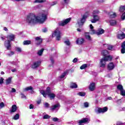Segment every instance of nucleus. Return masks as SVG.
<instances>
[{"label": "nucleus", "instance_id": "obj_1", "mask_svg": "<svg viewBox=\"0 0 125 125\" xmlns=\"http://www.w3.org/2000/svg\"><path fill=\"white\" fill-rule=\"evenodd\" d=\"M48 13H42L41 17H36V15L33 13H30L26 17V21L28 24H37L40 23L42 24L44 23L45 20L47 19V16Z\"/></svg>", "mask_w": 125, "mask_h": 125}, {"label": "nucleus", "instance_id": "obj_2", "mask_svg": "<svg viewBox=\"0 0 125 125\" xmlns=\"http://www.w3.org/2000/svg\"><path fill=\"white\" fill-rule=\"evenodd\" d=\"M113 57L112 56L108 55L101 59L100 61V66L102 68H105L106 66V62L108 61H112Z\"/></svg>", "mask_w": 125, "mask_h": 125}, {"label": "nucleus", "instance_id": "obj_3", "mask_svg": "<svg viewBox=\"0 0 125 125\" xmlns=\"http://www.w3.org/2000/svg\"><path fill=\"white\" fill-rule=\"evenodd\" d=\"M89 16V13L88 12H86L83 16L82 18L80 20L79 23V28H82L85 22V19Z\"/></svg>", "mask_w": 125, "mask_h": 125}, {"label": "nucleus", "instance_id": "obj_4", "mask_svg": "<svg viewBox=\"0 0 125 125\" xmlns=\"http://www.w3.org/2000/svg\"><path fill=\"white\" fill-rule=\"evenodd\" d=\"M52 38H54V37H56V40L57 41H60L61 39V31H60L57 28L54 32L53 33H52Z\"/></svg>", "mask_w": 125, "mask_h": 125}, {"label": "nucleus", "instance_id": "obj_5", "mask_svg": "<svg viewBox=\"0 0 125 125\" xmlns=\"http://www.w3.org/2000/svg\"><path fill=\"white\" fill-rule=\"evenodd\" d=\"M108 111V108L107 107H104L103 108H96L95 109V112L96 114H100V113H105Z\"/></svg>", "mask_w": 125, "mask_h": 125}, {"label": "nucleus", "instance_id": "obj_6", "mask_svg": "<svg viewBox=\"0 0 125 125\" xmlns=\"http://www.w3.org/2000/svg\"><path fill=\"white\" fill-rule=\"evenodd\" d=\"M72 18H69L68 19H65L63 21H61L59 23V26H62V27H64L65 25H67L68 23H70V21H71V20Z\"/></svg>", "mask_w": 125, "mask_h": 125}, {"label": "nucleus", "instance_id": "obj_7", "mask_svg": "<svg viewBox=\"0 0 125 125\" xmlns=\"http://www.w3.org/2000/svg\"><path fill=\"white\" fill-rule=\"evenodd\" d=\"M4 45L6 48L7 50H10L11 49V42L8 40L4 41Z\"/></svg>", "mask_w": 125, "mask_h": 125}, {"label": "nucleus", "instance_id": "obj_8", "mask_svg": "<svg viewBox=\"0 0 125 125\" xmlns=\"http://www.w3.org/2000/svg\"><path fill=\"white\" fill-rule=\"evenodd\" d=\"M92 19L90 20L91 23H96L97 21L100 20V17L97 15H93Z\"/></svg>", "mask_w": 125, "mask_h": 125}, {"label": "nucleus", "instance_id": "obj_9", "mask_svg": "<svg viewBox=\"0 0 125 125\" xmlns=\"http://www.w3.org/2000/svg\"><path fill=\"white\" fill-rule=\"evenodd\" d=\"M90 120L87 118H84L83 119L79 121V125H83V124H88Z\"/></svg>", "mask_w": 125, "mask_h": 125}, {"label": "nucleus", "instance_id": "obj_10", "mask_svg": "<svg viewBox=\"0 0 125 125\" xmlns=\"http://www.w3.org/2000/svg\"><path fill=\"white\" fill-rule=\"evenodd\" d=\"M42 63V62L41 61H37L33 62V64H32L31 66V68L32 69H37L38 67L40 66V65Z\"/></svg>", "mask_w": 125, "mask_h": 125}, {"label": "nucleus", "instance_id": "obj_11", "mask_svg": "<svg viewBox=\"0 0 125 125\" xmlns=\"http://www.w3.org/2000/svg\"><path fill=\"white\" fill-rule=\"evenodd\" d=\"M7 41L10 42H14L15 39V35L13 34H11L7 36Z\"/></svg>", "mask_w": 125, "mask_h": 125}, {"label": "nucleus", "instance_id": "obj_12", "mask_svg": "<svg viewBox=\"0 0 125 125\" xmlns=\"http://www.w3.org/2000/svg\"><path fill=\"white\" fill-rule=\"evenodd\" d=\"M29 90H30V93H31V94L35 93V91H34V89L32 86L26 87L24 88V91H29Z\"/></svg>", "mask_w": 125, "mask_h": 125}, {"label": "nucleus", "instance_id": "obj_13", "mask_svg": "<svg viewBox=\"0 0 125 125\" xmlns=\"http://www.w3.org/2000/svg\"><path fill=\"white\" fill-rule=\"evenodd\" d=\"M89 89L90 91H94L95 90V83H91L89 85Z\"/></svg>", "mask_w": 125, "mask_h": 125}, {"label": "nucleus", "instance_id": "obj_14", "mask_svg": "<svg viewBox=\"0 0 125 125\" xmlns=\"http://www.w3.org/2000/svg\"><path fill=\"white\" fill-rule=\"evenodd\" d=\"M17 111V105L16 104H13L12 106L11 109L10 110V113H15Z\"/></svg>", "mask_w": 125, "mask_h": 125}, {"label": "nucleus", "instance_id": "obj_15", "mask_svg": "<svg viewBox=\"0 0 125 125\" xmlns=\"http://www.w3.org/2000/svg\"><path fill=\"white\" fill-rule=\"evenodd\" d=\"M85 38L86 40L89 41V42H91V41H92V39L91 38V37H90V35H89V33L88 32L85 33Z\"/></svg>", "mask_w": 125, "mask_h": 125}, {"label": "nucleus", "instance_id": "obj_16", "mask_svg": "<svg viewBox=\"0 0 125 125\" xmlns=\"http://www.w3.org/2000/svg\"><path fill=\"white\" fill-rule=\"evenodd\" d=\"M35 41L37 42V44L40 45L42 42V39L41 37H37L35 38Z\"/></svg>", "mask_w": 125, "mask_h": 125}, {"label": "nucleus", "instance_id": "obj_17", "mask_svg": "<svg viewBox=\"0 0 125 125\" xmlns=\"http://www.w3.org/2000/svg\"><path fill=\"white\" fill-rule=\"evenodd\" d=\"M115 68V64L113 62H110L107 65L108 70H113Z\"/></svg>", "mask_w": 125, "mask_h": 125}, {"label": "nucleus", "instance_id": "obj_18", "mask_svg": "<svg viewBox=\"0 0 125 125\" xmlns=\"http://www.w3.org/2000/svg\"><path fill=\"white\" fill-rule=\"evenodd\" d=\"M90 33L91 35H94V34H97L96 31L93 29V26H92V24H90Z\"/></svg>", "mask_w": 125, "mask_h": 125}, {"label": "nucleus", "instance_id": "obj_19", "mask_svg": "<svg viewBox=\"0 0 125 125\" xmlns=\"http://www.w3.org/2000/svg\"><path fill=\"white\" fill-rule=\"evenodd\" d=\"M117 38L119 39V40H124L125 38V34L124 33H122L121 34H119L117 35Z\"/></svg>", "mask_w": 125, "mask_h": 125}, {"label": "nucleus", "instance_id": "obj_20", "mask_svg": "<svg viewBox=\"0 0 125 125\" xmlns=\"http://www.w3.org/2000/svg\"><path fill=\"white\" fill-rule=\"evenodd\" d=\"M121 53H125V41L121 45Z\"/></svg>", "mask_w": 125, "mask_h": 125}, {"label": "nucleus", "instance_id": "obj_21", "mask_svg": "<svg viewBox=\"0 0 125 125\" xmlns=\"http://www.w3.org/2000/svg\"><path fill=\"white\" fill-rule=\"evenodd\" d=\"M58 107H61L60 104H55V105L52 106V107L51 108V110L52 111H54V110H55V109H56L57 108H58Z\"/></svg>", "mask_w": 125, "mask_h": 125}, {"label": "nucleus", "instance_id": "obj_22", "mask_svg": "<svg viewBox=\"0 0 125 125\" xmlns=\"http://www.w3.org/2000/svg\"><path fill=\"white\" fill-rule=\"evenodd\" d=\"M104 30H103L102 28H100L98 30V31L97 32V35L98 36H99L100 35H102V34H104Z\"/></svg>", "mask_w": 125, "mask_h": 125}, {"label": "nucleus", "instance_id": "obj_23", "mask_svg": "<svg viewBox=\"0 0 125 125\" xmlns=\"http://www.w3.org/2000/svg\"><path fill=\"white\" fill-rule=\"evenodd\" d=\"M12 81V77H9L6 80V85H8V84H10L11 83Z\"/></svg>", "mask_w": 125, "mask_h": 125}, {"label": "nucleus", "instance_id": "obj_24", "mask_svg": "<svg viewBox=\"0 0 125 125\" xmlns=\"http://www.w3.org/2000/svg\"><path fill=\"white\" fill-rule=\"evenodd\" d=\"M78 84L75 83H70V88H77Z\"/></svg>", "mask_w": 125, "mask_h": 125}, {"label": "nucleus", "instance_id": "obj_25", "mask_svg": "<svg viewBox=\"0 0 125 125\" xmlns=\"http://www.w3.org/2000/svg\"><path fill=\"white\" fill-rule=\"evenodd\" d=\"M48 96H49L50 100H52V99H54L55 98L56 95H55L54 93H51L48 95Z\"/></svg>", "mask_w": 125, "mask_h": 125}, {"label": "nucleus", "instance_id": "obj_26", "mask_svg": "<svg viewBox=\"0 0 125 125\" xmlns=\"http://www.w3.org/2000/svg\"><path fill=\"white\" fill-rule=\"evenodd\" d=\"M46 95H48L51 93V90L50 89V87H47L45 90Z\"/></svg>", "mask_w": 125, "mask_h": 125}, {"label": "nucleus", "instance_id": "obj_27", "mask_svg": "<svg viewBox=\"0 0 125 125\" xmlns=\"http://www.w3.org/2000/svg\"><path fill=\"white\" fill-rule=\"evenodd\" d=\"M46 0H35L34 2V3H42V2H45Z\"/></svg>", "mask_w": 125, "mask_h": 125}, {"label": "nucleus", "instance_id": "obj_28", "mask_svg": "<svg viewBox=\"0 0 125 125\" xmlns=\"http://www.w3.org/2000/svg\"><path fill=\"white\" fill-rule=\"evenodd\" d=\"M102 54L105 57V56H107V55H108V54H109V52H108V51H107L106 50H103L102 51Z\"/></svg>", "mask_w": 125, "mask_h": 125}, {"label": "nucleus", "instance_id": "obj_29", "mask_svg": "<svg viewBox=\"0 0 125 125\" xmlns=\"http://www.w3.org/2000/svg\"><path fill=\"white\" fill-rule=\"evenodd\" d=\"M109 16L110 18H115V17L117 16V14H116V13L110 12L109 13Z\"/></svg>", "mask_w": 125, "mask_h": 125}, {"label": "nucleus", "instance_id": "obj_30", "mask_svg": "<svg viewBox=\"0 0 125 125\" xmlns=\"http://www.w3.org/2000/svg\"><path fill=\"white\" fill-rule=\"evenodd\" d=\"M19 118H20V115L19 113L16 114L13 117V120H19Z\"/></svg>", "mask_w": 125, "mask_h": 125}, {"label": "nucleus", "instance_id": "obj_31", "mask_svg": "<svg viewBox=\"0 0 125 125\" xmlns=\"http://www.w3.org/2000/svg\"><path fill=\"white\" fill-rule=\"evenodd\" d=\"M110 26H115L117 24V21L115 20H111L109 21Z\"/></svg>", "mask_w": 125, "mask_h": 125}, {"label": "nucleus", "instance_id": "obj_32", "mask_svg": "<svg viewBox=\"0 0 125 125\" xmlns=\"http://www.w3.org/2000/svg\"><path fill=\"white\" fill-rule=\"evenodd\" d=\"M23 45H28L29 44H31V41L26 40L24 41L23 42Z\"/></svg>", "mask_w": 125, "mask_h": 125}, {"label": "nucleus", "instance_id": "obj_33", "mask_svg": "<svg viewBox=\"0 0 125 125\" xmlns=\"http://www.w3.org/2000/svg\"><path fill=\"white\" fill-rule=\"evenodd\" d=\"M43 50H44V49H43V48H42L39 51H38L37 54H38V55H39V56H42V53L43 52Z\"/></svg>", "mask_w": 125, "mask_h": 125}, {"label": "nucleus", "instance_id": "obj_34", "mask_svg": "<svg viewBox=\"0 0 125 125\" xmlns=\"http://www.w3.org/2000/svg\"><path fill=\"white\" fill-rule=\"evenodd\" d=\"M125 10V6H121L119 8V11L120 12H124Z\"/></svg>", "mask_w": 125, "mask_h": 125}, {"label": "nucleus", "instance_id": "obj_35", "mask_svg": "<svg viewBox=\"0 0 125 125\" xmlns=\"http://www.w3.org/2000/svg\"><path fill=\"white\" fill-rule=\"evenodd\" d=\"M40 93H41L44 97H46V93L44 90H41L40 91Z\"/></svg>", "mask_w": 125, "mask_h": 125}, {"label": "nucleus", "instance_id": "obj_36", "mask_svg": "<svg viewBox=\"0 0 125 125\" xmlns=\"http://www.w3.org/2000/svg\"><path fill=\"white\" fill-rule=\"evenodd\" d=\"M68 74V72L66 71V72H64L62 75H61L60 76V79H63V78H65V76H66V74Z\"/></svg>", "mask_w": 125, "mask_h": 125}, {"label": "nucleus", "instance_id": "obj_37", "mask_svg": "<svg viewBox=\"0 0 125 125\" xmlns=\"http://www.w3.org/2000/svg\"><path fill=\"white\" fill-rule=\"evenodd\" d=\"M117 89L120 90V91H121L124 89V87L122 85L119 84L117 85Z\"/></svg>", "mask_w": 125, "mask_h": 125}, {"label": "nucleus", "instance_id": "obj_38", "mask_svg": "<svg viewBox=\"0 0 125 125\" xmlns=\"http://www.w3.org/2000/svg\"><path fill=\"white\" fill-rule=\"evenodd\" d=\"M50 118H51V116L46 114L45 115H44V116L43 117V120H46V119H50Z\"/></svg>", "mask_w": 125, "mask_h": 125}, {"label": "nucleus", "instance_id": "obj_39", "mask_svg": "<svg viewBox=\"0 0 125 125\" xmlns=\"http://www.w3.org/2000/svg\"><path fill=\"white\" fill-rule=\"evenodd\" d=\"M84 42V39L81 38L79 40V44H83Z\"/></svg>", "mask_w": 125, "mask_h": 125}, {"label": "nucleus", "instance_id": "obj_40", "mask_svg": "<svg viewBox=\"0 0 125 125\" xmlns=\"http://www.w3.org/2000/svg\"><path fill=\"white\" fill-rule=\"evenodd\" d=\"M87 67V64H84L83 65H82L81 67H80V69L81 70H83V69H85V68H86Z\"/></svg>", "mask_w": 125, "mask_h": 125}, {"label": "nucleus", "instance_id": "obj_41", "mask_svg": "<svg viewBox=\"0 0 125 125\" xmlns=\"http://www.w3.org/2000/svg\"><path fill=\"white\" fill-rule=\"evenodd\" d=\"M64 43H65L66 45L69 46L71 45V42H70V41L68 39L67 41H65L64 42Z\"/></svg>", "mask_w": 125, "mask_h": 125}, {"label": "nucleus", "instance_id": "obj_42", "mask_svg": "<svg viewBox=\"0 0 125 125\" xmlns=\"http://www.w3.org/2000/svg\"><path fill=\"white\" fill-rule=\"evenodd\" d=\"M85 92H80L79 93V95L80 96H82V97H83V96H85Z\"/></svg>", "mask_w": 125, "mask_h": 125}, {"label": "nucleus", "instance_id": "obj_43", "mask_svg": "<svg viewBox=\"0 0 125 125\" xmlns=\"http://www.w3.org/2000/svg\"><path fill=\"white\" fill-rule=\"evenodd\" d=\"M120 94L121 95H122V96H125V90L123 89L121 91H120Z\"/></svg>", "mask_w": 125, "mask_h": 125}, {"label": "nucleus", "instance_id": "obj_44", "mask_svg": "<svg viewBox=\"0 0 125 125\" xmlns=\"http://www.w3.org/2000/svg\"><path fill=\"white\" fill-rule=\"evenodd\" d=\"M89 106V104H88V103L87 102L84 103V106L85 107V108H88Z\"/></svg>", "mask_w": 125, "mask_h": 125}, {"label": "nucleus", "instance_id": "obj_45", "mask_svg": "<svg viewBox=\"0 0 125 125\" xmlns=\"http://www.w3.org/2000/svg\"><path fill=\"white\" fill-rule=\"evenodd\" d=\"M3 81H4V79L2 77L0 78V84H2L3 83Z\"/></svg>", "mask_w": 125, "mask_h": 125}, {"label": "nucleus", "instance_id": "obj_46", "mask_svg": "<svg viewBox=\"0 0 125 125\" xmlns=\"http://www.w3.org/2000/svg\"><path fill=\"white\" fill-rule=\"evenodd\" d=\"M99 13V11L97 10H95L93 11V15H96V14H98Z\"/></svg>", "mask_w": 125, "mask_h": 125}, {"label": "nucleus", "instance_id": "obj_47", "mask_svg": "<svg viewBox=\"0 0 125 125\" xmlns=\"http://www.w3.org/2000/svg\"><path fill=\"white\" fill-rule=\"evenodd\" d=\"M58 121H59V119H58L57 117L52 118L53 122H58Z\"/></svg>", "mask_w": 125, "mask_h": 125}, {"label": "nucleus", "instance_id": "obj_48", "mask_svg": "<svg viewBox=\"0 0 125 125\" xmlns=\"http://www.w3.org/2000/svg\"><path fill=\"white\" fill-rule=\"evenodd\" d=\"M50 60L52 65H53V64H54V59H53V58H52V57H51L50 58Z\"/></svg>", "mask_w": 125, "mask_h": 125}, {"label": "nucleus", "instance_id": "obj_49", "mask_svg": "<svg viewBox=\"0 0 125 125\" xmlns=\"http://www.w3.org/2000/svg\"><path fill=\"white\" fill-rule=\"evenodd\" d=\"M107 48L109 50H112L113 49V46L109 45L107 46Z\"/></svg>", "mask_w": 125, "mask_h": 125}, {"label": "nucleus", "instance_id": "obj_50", "mask_svg": "<svg viewBox=\"0 0 125 125\" xmlns=\"http://www.w3.org/2000/svg\"><path fill=\"white\" fill-rule=\"evenodd\" d=\"M4 103H3V102H1L0 103V108H3V107H4Z\"/></svg>", "mask_w": 125, "mask_h": 125}, {"label": "nucleus", "instance_id": "obj_51", "mask_svg": "<svg viewBox=\"0 0 125 125\" xmlns=\"http://www.w3.org/2000/svg\"><path fill=\"white\" fill-rule=\"evenodd\" d=\"M42 32L43 33H46V32H47V28H46V27L42 29Z\"/></svg>", "mask_w": 125, "mask_h": 125}, {"label": "nucleus", "instance_id": "obj_52", "mask_svg": "<svg viewBox=\"0 0 125 125\" xmlns=\"http://www.w3.org/2000/svg\"><path fill=\"white\" fill-rule=\"evenodd\" d=\"M121 19L122 20H125V12L121 16Z\"/></svg>", "mask_w": 125, "mask_h": 125}, {"label": "nucleus", "instance_id": "obj_53", "mask_svg": "<svg viewBox=\"0 0 125 125\" xmlns=\"http://www.w3.org/2000/svg\"><path fill=\"white\" fill-rule=\"evenodd\" d=\"M21 98L22 99L24 98L25 99H26V96H25V95H24V94H23L22 93H21Z\"/></svg>", "mask_w": 125, "mask_h": 125}, {"label": "nucleus", "instance_id": "obj_54", "mask_svg": "<svg viewBox=\"0 0 125 125\" xmlns=\"http://www.w3.org/2000/svg\"><path fill=\"white\" fill-rule=\"evenodd\" d=\"M44 106L46 108H48V107H49V104L48 103H45Z\"/></svg>", "mask_w": 125, "mask_h": 125}, {"label": "nucleus", "instance_id": "obj_55", "mask_svg": "<svg viewBox=\"0 0 125 125\" xmlns=\"http://www.w3.org/2000/svg\"><path fill=\"white\" fill-rule=\"evenodd\" d=\"M73 63H77V62H78V58H74V59L73 60Z\"/></svg>", "mask_w": 125, "mask_h": 125}, {"label": "nucleus", "instance_id": "obj_56", "mask_svg": "<svg viewBox=\"0 0 125 125\" xmlns=\"http://www.w3.org/2000/svg\"><path fill=\"white\" fill-rule=\"evenodd\" d=\"M17 50L18 52H21L22 51V50L20 47L17 48Z\"/></svg>", "mask_w": 125, "mask_h": 125}, {"label": "nucleus", "instance_id": "obj_57", "mask_svg": "<svg viewBox=\"0 0 125 125\" xmlns=\"http://www.w3.org/2000/svg\"><path fill=\"white\" fill-rule=\"evenodd\" d=\"M56 4H57V1H54L51 4V5L52 6H53V5H55Z\"/></svg>", "mask_w": 125, "mask_h": 125}, {"label": "nucleus", "instance_id": "obj_58", "mask_svg": "<svg viewBox=\"0 0 125 125\" xmlns=\"http://www.w3.org/2000/svg\"><path fill=\"white\" fill-rule=\"evenodd\" d=\"M34 108V105L32 104H30L29 105V109H33Z\"/></svg>", "mask_w": 125, "mask_h": 125}, {"label": "nucleus", "instance_id": "obj_59", "mask_svg": "<svg viewBox=\"0 0 125 125\" xmlns=\"http://www.w3.org/2000/svg\"><path fill=\"white\" fill-rule=\"evenodd\" d=\"M11 71L13 72V73H15V72H17V69H16V68H15L14 69H12L11 70Z\"/></svg>", "mask_w": 125, "mask_h": 125}, {"label": "nucleus", "instance_id": "obj_60", "mask_svg": "<svg viewBox=\"0 0 125 125\" xmlns=\"http://www.w3.org/2000/svg\"><path fill=\"white\" fill-rule=\"evenodd\" d=\"M11 92H16V90L14 88H12Z\"/></svg>", "mask_w": 125, "mask_h": 125}, {"label": "nucleus", "instance_id": "obj_61", "mask_svg": "<svg viewBox=\"0 0 125 125\" xmlns=\"http://www.w3.org/2000/svg\"><path fill=\"white\" fill-rule=\"evenodd\" d=\"M3 30H4V31H8V29H7V28H6L5 27H4Z\"/></svg>", "mask_w": 125, "mask_h": 125}, {"label": "nucleus", "instance_id": "obj_62", "mask_svg": "<svg viewBox=\"0 0 125 125\" xmlns=\"http://www.w3.org/2000/svg\"><path fill=\"white\" fill-rule=\"evenodd\" d=\"M122 125V124L121 122H117V125Z\"/></svg>", "mask_w": 125, "mask_h": 125}, {"label": "nucleus", "instance_id": "obj_63", "mask_svg": "<svg viewBox=\"0 0 125 125\" xmlns=\"http://www.w3.org/2000/svg\"><path fill=\"white\" fill-rule=\"evenodd\" d=\"M76 43H77V44H79V38H78L76 40Z\"/></svg>", "mask_w": 125, "mask_h": 125}, {"label": "nucleus", "instance_id": "obj_64", "mask_svg": "<svg viewBox=\"0 0 125 125\" xmlns=\"http://www.w3.org/2000/svg\"><path fill=\"white\" fill-rule=\"evenodd\" d=\"M37 103V104L39 105V104H41V101H38Z\"/></svg>", "mask_w": 125, "mask_h": 125}]
</instances>
